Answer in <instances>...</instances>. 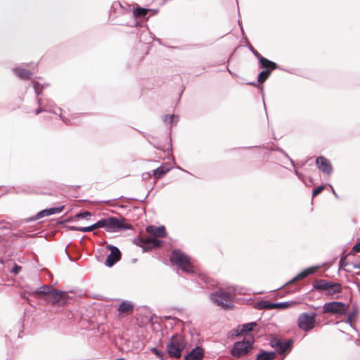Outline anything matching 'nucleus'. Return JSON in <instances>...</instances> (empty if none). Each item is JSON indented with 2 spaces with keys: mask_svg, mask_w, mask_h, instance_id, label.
<instances>
[{
  "mask_svg": "<svg viewBox=\"0 0 360 360\" xmlns=\"http://www.w3.org/2000/svg\"><path fill=\"white\" fill-rule=\"evenodd\" d=\"M148 235L141 236L135 239V243L143 248L144 252L150 251L154 248L160 247L163 242L157 238H165L167 231L164 226H155L153 225L148 226L146 228Z\"/></svg>",
  "mask_w": 360,
  "mask_h": 360,
  "instance_id": "1",
  "label": "nucleus"
},
{
  "mask_svg": "<svg viewBox=\"0 0 360 360\" xmlns=\"http://www.w3.org/2000/svg\"><path fill=\"white\" fill-rule=\"evenodd\" d=\"M101 228H104L108 232H117L122 230L131 229L132 226L126 223V220L121 217L120 219L110 217L99 220Z\"/></svg>",
  "mask_w": 360,
  "mask_h": 360,
  "instance_id": "2",
  "label": "nucleus"
},
{
  "mask_svg": "<svg viewBox=\"0 0 360 360\" xmlns=\"http://www.w3.org/2000/svg\"><path fill=\"white\" fill-rule=\"evenodd\" d=\"M313 288L323 292L326 295L333 296L342 292V287L339 283H334L325 279H319L313 282Z\"/></svg>",
  "mask_w": 360,
  "mask_h": 360,
  "instance_id": "3",
  "label": "nucleus"
},
{
  "mask_svg": "<svg viewBox=\"0 0 360 360\" xmlns=\"http://www.w3.org/2000/svg\"><path fill=\"white\" fill-rule=\"evenodd\" d=\"M184 338L179 335H173L167 346L169 357L178 359L181 356V351L186 347Z\"/></svg>",
  "mask_w": 360,
  "mask_h": 360,
  "instance_id": "4",
  "label": "nucleus"
},
{
  "mask_svg": "<svg viewBox=\"0 0 360 360\" xmlns=\"http://www.w3.org/2000/svg\"><path fill=\"white\" fill-rule=\"evenodd\" d=\"M170 261L184 271L188 273L193 272V266L191 263L189 257L180 250H175L172 252Z\"/></svg>",
  "mask_w": 360,
  "mask_h": 360,
  "instance_id": "5",
  "label": "nucleus"
},
{
  "mask_svg": "<svg viewBox=\"0 0 360 360\" xmlns=\"http://www.w3.org/2000/svg\"><path fill=\"white\" fill-rule=\"evenodd\" d=\"M253 343V337L245 338L243 341L237 342L233 345L231 353L236 358L243 356L250 351Z\"/></svg>",
  "mask_w": 360,
  "mask_h": 360,
  "instance_id": "6",
  "label": "nucleus"
},
{
  "mask_svg": "<svg viewBox=\"0 0 360 360\" xmlns=\"http://www.w3.org/2000/svg\"><path fill=\"white\" fill-rule=\"evenodd\" d=\"M316 313H302L299 315L297 321V326L303 331L307 332L312 330L316 325Z\"/></svg>",
  "mask_w": 360,
  "mask_h": 360,
  "instance_id": "7",
  "label": "nucleus"
},
{
  "mask_svg": "<svg viewBox=\"0 0 360 360\" xmlns=\"http://www.w3.org/2000/svg\"><path fill=\"white\" fill-rule=\"evenodd\" d=\"M210 299L216 304L224 309H231L232 307V300L229 292L218 290L210 294Z\"/></svg>",
  "mask_w": 360,
  "mask_h": 360,
  "instance_id": "8",
  "label": "nucleus"
},
{
  "mask_svg": "<svg viewBox=\"0 0 360 360\" xmlns=\"http://www.w3.org/2000/svg\"><path fill=\"white\" fill-rule=\"evenodd\" d=\"M349 306L341 302H331L326 303L323 307L324 314L345 315L347 312Z\"/></svg>",
  "mask_w": 360,
  "mask_h": 360,
  "instance_id": "9",
  "label": "nucleus"
},
{
  "mask_svg": "<svg viewBox=\"0 0 360 360\" xmlns=\"http://www.w3.org/2000/svg\"><path fill=\"white\" fill-rule=\"evenodd\" d=\"M68 294L59 290L53 289L51 292L48 293L44 300L51 302L53 304L62 302L63 304L66 302Z\"/></svg>",
  "mask_w": 360,
  "mask_h": 360,
  "instance_id": "10",
  "label": "nucleus"
},
{
  "mask_svg": "<svg viewBox=\"0 0 360 360\" xmlns=\"http://www.w3.org/2000/svg\"><path fill=\"white\" fill-rule=\"evenodd\" d=\"M108 248L111 252L108 255L105 264L107 266H112L121 259V252L115 246L108 245Z\"/></svg>",
  "mask_w": 360,
  "mask_h": 360,
  "instance_id": "11",
  "label": "nucleus"
},
{
  "mask_svg": "<svg viewBox=\"0 0 360 360\" xmlns=\"http://www.w3.org/2000/svg\"><path fill=\"white\" fill-rule=\"evenodd\" d=\"M316 165L323 173L330 174L333 171V167L330 161L326 158L321 156L316 158Z\"/></svg>",
  "mask_w": 360,
  "mask_h": 360,
  "instance_id": "12",
  "label": "nucleus"
},
{
  "mask_svg": "<svg viewBox=\"0 0 360 360\" xmlns=\"http://www.w3.org/2000/svg\"><path fill=\"white\" fill-rule=\"evenodd\" d=\"M38 108L36 110L35 114L38 115L43 111H52L54 107V103L52 101L46 100V102L41 98H37Z\"/></svg>",
  "mask_w": 360,
  "mask_h": 360,
  "instance_id": "13",
  "label": "nucleus"
},
{
  "mask_svg": "<svg viewBox=\"0 0 360 360\" xmlns=\"http://www.w3.org/2000/svg\"><path fill=\"white\" fill-rule=\"evenodd\" d=\"M51 290H51V287L49 285H43L33 292L24 289V292H26L29 294L33 295L37 298H43L44 300L48 293L51 292ZM25 298V297H24V299Z\"/></svg>",
  "mask_w": 360,
  "mask_h": 360,
  "instance_id": "14",
  "label": "nucleus"
},
{
  "mask_svg": "<svg viewBox=\"0 0 360 360\" xmlns=\"http://www.w3.org/2000/svg\"><path fill=\"white\" fill-rule=\"evenodd\" d=\"M63 209H64V206L62 205V206H60L58 207H52V208L43 210L37 214V215L34 217V219H39L40 218H42V217H46V216H50L52 214L60 213L63 211Z\"/></svg>",
  "mask_w": 360,
  "mask_h": 360,
  "instance_id": "15",
  "label": "nucleus"
},
{
  "mask_svg": "<svg viewBox=\"0 0 360 360\" xmlns=\"http://www.w3.org/2000/svg\"><path fill=\"white\" fill-rule=\"evenodd\" d=\"M203 357V350L201 347H196L184 357V360H201Z\"/></svg>",
  "mask_w": 360,
  "mask_h": 360,
  "instance_id": "16",
  "label": "nucleus"
},
{
  "mask_svg": "<svg viewBox=\"0 0 360 360\" xmlns=\"http://www.w3.org/2000/svg\"><path fill=\"white\" fill-rule=\"evenodd\" d=\"M134 305L129 301H123L119 306V314H129L133 312Z\"/></svg>",
  "mask_w": 360,
  "mask_h": 360,
  "instance_id": "17",
  "label": "nucleus"
},
{
  "mask_svg": "<svg viewBox=\"0 0 360 360\" xmlns=\"http://www.w3.org/2000/svg\"><path fill=\"white\" fill-rule=\"evenodd\" d=\"M257 326L256 322H250L245 324H243L242 326H239L236 330V333H234L236 335H242L247 332H250L253 330L254 327Z\"/></svg>",
  "mask_w": 360,
  "mask_h": 360,
  "instance_id": "18",
  "label": "nucleus"
},
{
  "mask_svg": "<svg viewBox=\"0 0 360 360\" xmlns=\"http://www.w3.org/2000/svg\"><path fill=\"white\" fill-rule=\"evenodd\" d=\"M316 270V267H309L306 269H304L303 271L300 272L299 274H297L295 278H293L288 284L292 283L297 281L302 280L307 276L313 274Z\"/></svg>",
  "mask_w": 360,
  "mask_h": 360,
  "instance_id": "19",
  "label": "nucleus"
},
{
  "mask_svg": "<svg viewBox=\"0 0 360 360\" xmlns=\"http://www.w3.org/2000/svg\"><path fill=\"white\" fill-rule=\"evenodd\" d=\"M259 63L262 68H266L268 70H270V72L277 68L276 63L264 57H261Z\"/></svg>",
  "mask_w": 360,
  "mask_h": 360,
  "instance_id": "20",
  "label": "nucleus"
},
{
  "mask_svg": "<svg viewBox=\"0 0 360 360\" xmlns=\"http://www.w3.org/2000/svg\"><path fill=\"white\" fill-rule=\"evenodd\" d=\"M276 354L274 352H263L257 354V360H273Z\"/></svg>",
  "mask_w": 360,
  "mask_h": 360,
  "instance_id": "21",
  "label": "nucleus"
},
{
  "mask_svg": "<svg viewBox=\"0 0 360 360\" xmlns=\"http://www.w3.org/2000/svg\"><path fill=\"white\" fill-rule=\"evenodd\" d=\"M290 343L287 342L276 341L275 345L272 344L273 347H276L277 351L280 353H284L289 347Z\"/></svg>",
  "mask_w": 360,
  "mask_h": 360,
  "instance_id": "22",
  "label": "nucleus"
},
{
  "mask_svg": "<svg viewBox=\"0 0 360 360\" xmlns=\"http://www.w3.org/2000/svg\"><path fill=\"white\" fill-rule=\"evenodd\" d=\"M169 171V168H166L165 167L161 166L153 171V175L156 179H158L162 178Z\"/></svg>",
  "mask_w": 360,
  "mask_h": 360,
  "instance_id": "23",
  "label": "nucleus"
},
{
  "mask_svg": "<svg viewBox=\"0 0 360 360\" xmlns=\"http://www.w3.org/2000/svg\"><path fill=\"white\" fill-rule=\"evenodd\" d=\"M99 228H101V224H100V221L98 220L97 222H96L95 224H94L89 226L81 227L80 231L81 232H90V231H92L99 229Z\"/></svg>",
  "mask_w": 360,
  "mask_h": 360,
  "instance_id": "24",
  "label": "nucleus"
},
{
  "mask_svg": "<svg viewBox=\"0 0 360 360\" xmlns=\"http://www.w3.org/2000/svg\"><path fill=\"white\" fill-rule=\"evenodd\" d=\"M270 70H262L258 75L257 80L259 83H263L270 75Z\"/></svg>",
  "mask_w": 360,
  "mask_h": 360,
  "instance_id": "25",
  "label": "nucleus"
},
{
  "mask_svg": "<svg viewBox=\"0 0 360 360\" xmlns=\"http://www.w3.org/2000/svg\"><path fill=\"white\" fill-rule=\"evenodd\" d=\"M32 84L33 88L34 89L35 94L37 95V96H39L40 95V94L41 93L43 89L44 88V85L41 84L37 81H32Z\"/></svg>",
  "mask_w": 360,
  "mask_h": 360,
  "instance_id": "26",
  "label": "nucleus"
},
{
  "mask_svg": "<svg viewBox=\"0 0 360 360\" xmlns=\"http://www.w3.org/2000/svg\"><path fill=\"white\" fill-rule=\"evenodd\" d=\"M148 9L137 6L134 10V15L137 17H142V16H145L148 13Z\"/></svg>",
  "mask_w": 360,
  "mask_h": 360,
  "instance_id": "27",
  "label": "nucleus"
},
{
  "mask_svg": "<svg viewBox=\"0 0 360 360\" xmlns=\"http://www.w3.org/2000/svg\"><path fill=\"white\" fill-rule=\"evenodd\" d=\"M290 306V303L288 302L273 303L272 307L274 309H287Z\"/></svg>",
  "mask_w": 360,
  "mask_h": 360,
  "instance_id": "28",
  "label": "nucleus"
},
{
  "mask_svg": "<svg viewBox=\"0 0 360 360\" xmlns=\"http://www.w3.org/2000/svg\"><path fill=\"white\" fill-rule=\"evenodd\" d=\"M272 304L273 303L269 302V301H262L258 304V305L260 309H273L274 307H271Z\"/></svg>",
  "mask_w": 360,
  "mask_h": 360,
  "instance_id": "29",
  "label": "nucleus"
},
{
  "mask_svg": "<svg viewBox=\"0 0 360 360\" xmlns=\"http://www.w3.org/2000/svg\"><path fill=\"white\" fill-rule=\"evenodd\" d=\"M357 317V311H354L348 314L347 323H349L351 325L353 322L356 321V319Z\"/></svg>",
  "mask_w": 360,
  "mask_h": 360,
  "instance_id": "30",
  "label": "nucleus"
},
{
  "mask_svg": "<svg viewBox=\"0 0 360 360\" xmlns=\"http://www.w3.org/2000/svg\"><path fill=\"white\" fill-rule=\"evenodd\" d=\"M150 351L156 355L161 360H164L165 352L160 350H158L156 347H152Z\"/></svg>",
  "mask_w": 360,
  "mask_h": 360,
  "instance_id": "31",
  "label": "nucleus"
},
{
  "mask_svg": "<svg viewBox=\"0 0 360 360\" xmlns=\"http://www.w3.org/2000/svg\"><path fill=\"white\" fill-rule=\"evenodd\" d=\"M174 118L175 117L172 115H167L164 116L163 120L166 124H169L174 122Z\"/></svg>",
  "mask_w": 360,
  "mask_h": 360,
  "instance_id": "32",
  "label": "nucleus"
},
{
  "mask_svg": "<svg viewBox=\"0 0 360 360\" xmlns=\"http://www.w3.org/2000/svg\"><path fill=\"white\" fill-rule=\"evenodd\" d=\"M325 186H323V185H321L316 188H315L314 190H313V193H312V195L313 197L319 195V193H321V192L324 189Z\"/></svg>",
  "mask_w": 360,
  "mask_h": 360,
  "instance_id": "33",
  "label": "nucleus"
},
{
  "mask_svg": "<svg viewBox=\"0 0 360 360\" xmlns=\"http://www.w3.org/2000/svg\"><path fill=\"white\" fill-rule=\"evenodd\" d=\"M14 73L15 75L20 78V79H22V68H14L13 70Z\"/></svg>",
  "mask_w": 360,
  "mask_h": 360,
  "instance_id": "34",
  "label": "nucleus"
},
{
  "mask_svg": "<svg viewBox=\"0 0 360 360\" xmlns=\"http://www.w3.org/2000/svg\"><path fill=\"white\" fill-rule=\"evenodd\" d=\"M90 216H91V214L88 211L82 212L77 214V217L80 219H84Z\"/></svg>",
  "mask_w": 360,
  "mask_h": 360,
  "instance_id": "35",
  "label": "nucleus"
},
{
  "mask_svg": "<svg viewBox=\"0 0 360 360\" xmlns=\"http://www.w3.org/2000/svg\"><path fill=\"white\" fill-rule=\"evenodd\" d=\"M22 269V266H19L16 264H14L13 267L11 269V272L15 275L18 274Z\"/></svg>",
  "mask_w": 360,
  "mask_h": 360,
  "instance_id": "36",
  "label": "nucleus"
},
{
  "mask_svg": "<svg viewBox=\"0 0 360 360\" xmlns=\"http://www.w3.org/2000/svg\"><path fill=\"white\" fill-rule=\"evenodd\" d=\"M352 251L354 252H360V240L353 246Z\"/></svg>",
  "mask_w": 360,
  "mask_h": 360,
  "instance_id": "37",
  "label": "nucleus"
},
{
  "mask_svg": "<svg viewBox=\"0 0 360 360\" xmlns=\"http://www.w3.org/2000/svg\"><path fill=\"white\" fill-rule=\"evenodd\" d=\"M345 257L340 259V266L343 267L347 264V263H345Z\"/></svg>",
  "mask_w": 360,
  "mask_h": 360,
  "instance_id": "38",
  "label": "nucleus"
},
{
  "mask_svg": "<svg viewBox=\"0 0 360 360\" xmlns=\"http://www.w3.org/2000/svg\"><path fill=\"white\" fill-rule=\"evenodd\" d=\"M23 75H24V79L29 78L31 75V73L30 72L24 70Z\"/></svg>",
  "mask_w": 360,
  "mask_h": 360,
  "instance_id": "39",
  "label": "nucleus"
},
{
  "mask_svg": "<svg viewBox=\"0 0 360 360\" xmlns=\"http://www.w3.org/2000/svg\"><path fill=\"white\" fill-rule=\"evenodd\" d=\"M69 228L72 231H80V229H81V227H77V226H71Z\"/></svg>",
  "mask_w": 360,
  "mask_h": 360,
  "instance_id": "40",
  "label": "nucleus"
},
{
  "mask_svg": "<svg viewBox=\"0 0 360 360\" xmlns=\"http://www.w3.org/2000/svg\"><path fill=\"white\" fill-rule=\"evenodd\" d=\"M253 53L255 54V56L259 59V60L260 61V58L261 57H262L257 51H253Z\"/></svg>",
  "mask_w": 360,
  "mask_h": 360,
  "instance_id": "41",
  "label": "nucleus"
},
{
  "mask_svg": "<svg viewBox=\"0 0 360 360\" xmlns=\"http://www.w3.org/2000/svg\"><path fill=\"white\" fill-rule=\"evenodd\" d=\"M353 268L360 269V263L359 264H353Z\"/></svg>",
  "mask_w": 360,
  "mask_h": 360,
  "instance_id": "42",
  "label": "nucleus"
},
{
  "mask_svg": "<svg viewBox=\"0 0 360 360\" xmlns=\"http://www.w3.org/2000/svg\"><path fill=\"white\" fill-rule=\"evenodd\" d=\"M18 293L20 298H22V290H20L19 291L16 292Z\"/></svg>",
  "mask_w": 360,
  "mask_h": 360,
  "instance_id": "43",
  "label": "nucleus"
},
{
  "mask_svg": "<svg viewBox=\"0 0 360 360\" xmlns=\"http://www.w3.org/2000/svg\"><path fill=\"white\" fill-rule=\"evenodd\" d=\"M22 332V329H20L19 330V332H18V338H20V333Z\"/></svg>",
  "mask_w": 360,
  "mask_h": 360,
  "instance_id": "44",
  "label": "nucleus"
},
{
  "mask_svg": "<svg viewBox=\"0 0 360 360\" xmlns=\"http://www.w3.org/2000/svg\"><path fill=\"white\" fill-rule=\"evenodd\" d=\"M332 190H333V193H334V195H336V193L335 192V191L333 190V188H332Z\"/></svg>",
  "mask_w": 360,
  "mask_h": 360,
  "instance_id": "45",
  "label": "nucleus"
},
{
  "mask_svg": "<svg viewBox=\"0 0 360 360\" xmlns=\"http://www.w3.org/2000/svg\"><path fill=\"white\" fill-rule=\"evenodd\" d=\"M250 50H252V51H255V50H254V49H253V47H252V46H251V47H250Z\"/></svg>",
  "mask_w": 360,
  "mask_h": 360,
  "instance_id": "46",
  "label": "nucleus"
}]
</instances>
